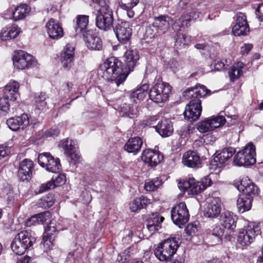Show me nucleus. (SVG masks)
<instances>
[{
    "label": "nucleus",
    "instance_id": "f257e3e1",
    "mask_svg": "<svg viewBox=\"0 0 263 263\" xmlns=\"http://www.w3.org/2000/svg\"><path fill=\"white\" fill-rule=\"evenodd\" d=\"M210 92V90L200 84H197L195 87L189 88L183 92V96L191 100L183 112L185 119L193 122L199 118L202 111L200 98L205 96Z\"/></svg>",
    "mask_w": 263,
    "mask_h": 263
},
{
    "label": "nucleus",
    "instance_id": "f03ea898",
    "mask_svg": "<svg viewBox=\"0 0 263 263\" xmlns=\"http://www.w3.org/2000/svg\"><path fill=\"white\" fill-rule=\"evenodd\" d=\"M101 69L103 71V78L117 86L122 83L128 75L126 71H123L122 63L114 57L107 59L101 66Z\"/></svg>",
    "mask_w": 263,
    "mask_h": 263
},
{
    "label": "nucleus",
    "instance_id": "7ed1b4c3",
    "mask_svg": "<svg viewBox=\"0 0 263 263\" xmlns=\"http://www.w3.org/2000/svg\"><path fill=\"white\" fill-rule=\"evenodd\" d=\"M148 88V84L145 83L135 91L132 92L130 95L128 102L121 105L119 109L120 115L129 118L136 117L139 112L137 100H143L145 98Z\"/></svg>",
    "mask_w": 263,
    "mask_h": 263
},
{
    "label": "nucleus",
    "instance_id": "20e7f679",
    "mask_svg": "<svg viewBox=\"0 0 263 263\" xmlns=\"http://www.w3.org/2000/svg\"><path fill=\"white\" fill-rule=\"evenodd\" d=\"M34 233L31 231H22L14 237L11 243L12 251L18 255L23 254L35 242Z\"/></svg>",
    "mask_w": 263,
    "mask_h": 263
},
{
    "label": "nucleus",
    "instance_id": "39448f33",
    "mask_svg": "<svg viewBox=\"0 0 263 263\" xmlns=\"http://www.w3.org/2000/svg\"><path fill=\"white\" fill-rule=\"evenodd\" d=\"M180 243L179 239L176 237L164 240L155 250L154 254L160 261H168L176 252Z\"/></svg>",
    "mask_w": 263,
    "mask_h": 263
},
{
    "label": "nucleus",
    "instance_id": "423d86ee",
    "mask_svg": "<svg viewBox=\"0 0 263 263\" xmlns=\"http://www.w3.org/2000/svg\"><path fill=\"white\" fill-rule=\"evenodd\" d=\"M212 180L209 176H205L200 181H196L193 177H189L182 183H179V187L183 191H187L189 194L196 195L203 191L211 185Z\"/></svg>",
    "mask_w": 263,
    "mask_h": 263
},
{
    "label": "nucleus",
    "instance_id": "0eeeda50",
    "mask_svg": "<svg viewBox=\"0 0 263 263\" xmlns=\"http://www.w3.org/2000/svg\"><path fill=\"white\" fill-rule=\"evenodd\" d=\"M233 162L238 166L251 165L256 163V148L251 143L236 153Z\"/></svg>",
    "mask_w": 263,
    "mask_h": 263
},
{
    "label": "nucleus",
    "instance_id": "6e6552de",
    "mask_svg": "<svg viewBox=\"0 0 263 263\" xmlns=\"http://www.w3.org/2000/svg\"><path fill=\"white\" fill-rule=\"evenodd\" d=\"M171 88V85L167 83L161 81L155 82L149 90V98L156 103L165 102L170 97Z\"/></svg>",
    "mask_w": 263,
    "mask_h": 263
},
{
    "label": "nucleus",
    "instance_id": "1a4fd4ad",
    "mask_svg": "<svg viewBox=\"0 0 263 263\" xmlns=\"http://www.w3.org/2000/svg\"><path fill=\"white\" fill-rule=\"evenodd\" d=\"M114 14L112 9L98 10L96 18V26L101 30L108 31L113 26Z\"/></svg>",
    "mask_w": 263,
    "mask_h": 263
},
{
    "label": "nucleus",
    "instance_id": "9d476101",
    "mask_svg": "<svg viewBox=\"0 0 263 263\" xmlns=\"http://www.w3.org/2000/svg\"><path fill=\"white\" fill-rule=\"evenodd\" d=\"M189 217V212L184 202H181L176 204L171 210L172 219L179 227L185 224Z\"/></svg>",
    "mask_w": 263,
    "mask_h": 263
},
{
    "label": "nucleus",
    "instance_id": "9b49d317",
    "mask_svg": "<svg viewBox=\"0 0 263 263\" xmlns=\"http://www.w3.org/2000/svg\"><path fill=\"white\" fill-rule=\"evenodd\" d=\"M260 234V228L258 226H249L239 232L237 241L242 246H249L254 241L256 236Z\"/></svg>",
    "mask_w": 263,
    "mask_h": 263
},
{
    "label": "nucleus",
    "instance_id": "f8f14e48",
    "mask_svg": "<svg viewBox=\"0 0 263 263\" xmlns=\"http://www.w3.org/2000/svg\"><path fill=\"white\" fill-rule=\"evenodd\" d=\"M13 61L14 67L19 69L28 68L36 63L32 55L22 50L15 52Z\"/></svg>",
    "mask_w": 263,
    "mask_h": 263
},
{
    "label": "nucleus",
    "instance_id": "ddd939ff",
    "mask_svg": "<svg viewBox=\"0 0 263 263\" xmlns=\"http://www.w3.org/2000/svg\"><path fill=\"white\" fill-rule=\"evenodd\" d=\"M112 28L119 42L125 43L129 41L132 34V29L129 22L118 20Z\"/></svg>",
    "mask_w": 263,
    "mask_h": 263
},
{
    "label": "nucleus",
    "instance_id": "4468645a",
    "mask_svg": "<svg viewBox=\"0 0 263 263\" xmlns=\"http://www.w3.org/2000/svg\"><path fill=\"white\" fill-rule=\"evenodd\" d=\"M235 36L245 35L249 32V27L245 13L238 12L236 15V23L232 28Z\"/></svg>",
    "mask_w": 263,
    "mask_h": 263
},
{
    "label": "nucleus",
    "instance_id": "2eb2a0df",
    "mask_svg": "<svg viewBox=\"0 0 263 263\" xmlns=\"http://www.w3.org/2000/svg\"><path fill=\"white\" fill-rule=\"evenodd\" d=\"M33 168V161L29 159H24L19 163L17 175L19 179L22 181L29 180L32 175Z\"/></svg>",
    "mask_w": 263,
    "mask_h": 263
},
{
    "label": "nucleus",
    "instance_id": "dca6fc26",
    "mask_svg": "<svg viewBox=\"0 0 263 263\" xmlns=\"http://www.w3.org/2000/svg\"><path fill=\"white\" fill-rule=\"evenodd\" d=\"M74 50V47L70 44H68L61 53V61L62 66L65 69H70L73 65Z\"/></svg>",
    "mask_w": 263,
    "mask_h": 263
},
{
    "label": "nucleus",
    "instance_id": "f3484780",
    "mask_svg": "<svg viewBox=\"0 0 263 263\" xmlns=\"http://www.w3.org/2000/svg\"><path fill=\"white\" fill-rule=\"evenodd\" d=\"M142 159L148 166H156L163 159L161 153L155 150L146 149L142 153Z\"/></svg>",
    "mask_w": 263,
    "mask_h": 263
},
{
    "label": "nucleus",
    "instance_id": "a211bd4d",
    "mask_svg": "<svg viewBox=\"0 0 263 263\" xmlns=\"http://www.w3.org/2000/svg\"><path fill=\"white\" fill-rule=\"evenodd\" d=\"M29 124V119L27 114H23L20 116L9 118L7 120V124L12 130L16 131L20 128L24 129Z\"/></svg>",
    "mask_w": 263,
    "mask_h": 263
},
{
    "label": "nucleus",
    "instance_id": "6ab92c4d",
    "mask_svg": "<svg viewBox=\"0 0 263 263\" xmlns=\"http://www.w3.org/2000/svg\"><path fill=\"white\" fill-rule=\"evenodd\" d=\"M86 45L89 49L100 50L102 48V42L100 37L93 33L92 30H87L83 35Z\"/></svg>",
    "mask_w": 263,
    "mask_h": 263
},
{
    "label": "nucleus",
    "instance_id": "aec40b11",
    "mask_svg": "<svg viewBox=\"0 0 263 263\" xmlns=\"http://www.w3.org/2000/svg\"><path fill=\"white\" fill-rule=\"evenodd\" d=\"M46 31L49 36L58 40L63 36V30L62 26L55 20L50 18L46 25Z\"/></svg>",
    "mask_w": 263,
    "mask_h": 263
},
{
    "label": "nucleus",
    "instance_id": "412c9836",
    "mask_svg": "<svg viewBox=\"0 0 263 263\" xmlns=\"http://www.w3.org/2000/svg\"><path fill=\"white\" fill-rule=\"evenodd\" d=\"M238 190L242 192L241 194H245L246 196L253 198V196L257 195L258 188L249 179L243 178L238 185Z\"/></svg>",
    "mask_w": 263,
    "mask_h": 263
},
{
    "label": "nucleus",
    "instance_id": "4be33fe9",
    "mask_svg": "<svg viewBox=\"0 0 263 263\" xmlns=\"http://www.w3.org/2000/svg\"><path fill=\"white\" fill-rule=\"evenodd\" d=\"M20 84L11 80L3 88V94L9 98L10 101H15L19 96Z\"/></svg>",
    "mask_w": 263,
    "mask_h": 263
},
{
    "label": "nucleus",
    "instance_id": "5701e85b",
    "mask_svg": "<svg viewBox=\"0 0 263 263\" xmlns=\"http://www.w3.org/2000/svg\"><path fill=\"white\" fill-rule=\"evenodd\" d=\"M235 149L233 147H227L223 148L218 154L211 162V165L216 166L217 167H221L232 157L235 153Z\"/></svg>",
    "mask_w": 263,
    "mask_h": 263
},
{
    "label": "nucleus",
    "instance_id": "b1692460",
    "mask_svg": "<svg viewBox=\"0 0 263 263\" xmlns=\"http://www.w3.org/2000/svg\"><path fill=\"white\" fill-rule=\"evenodd\" d=\"M59 146L63 149L64 154L71 160L76 161L79 159L80 156L76 153V145L71 139H63Z\"/></svg>",
    "mask_w": 263,
    "mask_h": 263
},
{
    "label": "nucleus",
    "instance_id": "393cba45",
    "mask_svg": "<svg viewBox=\"0 0 263 263\" xmlns=\"http://www.w3.org/2000/svg\"><path fill=\"white\" fill-rule=\"evenodd\" d=\"M221 200L219 198H213L205 209V216L212 218L217 217L221 211Z\"/></svg>",
    "mask_w": 263,
    "mask_h": 263
},
{
    "label": "nucleus",
    "instance_id": "a878e982",
    "mask_svg": "<svg viewBox=\"0 0 263 263\" xmlns=\"http://www.w3.org/2000/svg\"><path fill=\"white\" fill-rule=\"evenodd\" d=\"M201 159L197 152L188 151L183 154L182 163L190 167H199L201 164Z\"/></svg>",
    "mask_w": 263,
    "mask_h": 263
},
{
    "label": "nucleus",
    "instance_id": "bb28decb",
    "mask_svg": "<svg viewBox=\"0 0 263 263\" xmlns=\"http://www.w3.org/2000/svg\"><path fill=\"white\" fill-rule=\"evenodd\" d=\"M200 13L196 11H192L184 15H182L176 21L173 25L175 30L180 31L182 27L187 26L189 22L191 20H195L199 17Z\"/></svg>",
    "mask_w": 263,
    "mask_h": 263
},
{
    "label": "nucleus",
    "instance_id": "cd10ccee",
    "mask_svg": "<svg viewBox=\"0 0 263 263\" xmlns=\"http://www.w3.org/2000/svg\"><path fill=\"white\" fill-rule=\"evenodd\" d=\"M164 218L160 216L158 212L152 213L149 215L147 220V228L148 231L153 233L161 227V223Z\"/></svg>",
    "mask_w": 263,
    "mask_h": 263
},
{
    "label": "nucleus",
    "instance_id": "c85d7f7f",
    "mask_svg": "<svg viewBox=\"0 0 263 263\" xmlns=\"http://www.w3.org/2000/svg\"><path fill=\"white\" fill-rule=\"evenodd\" d=\"M155 128L159 134L163 137L170 136L174 131L172 123L167 119H162L159 121Z\"/></svg>",
    "mask_w": 263,
    "mask_h": 263
},
{
    "label": "nucleus",
    "instance_id": "c756f323",
    "mask_svg": "<svg viewBox=\"0 0 263 263\" xmlns=\"http://www.w3.org/2000/svg\"><path fill=\"white\" fill-rule=\"evenodd\" d=\"M237 217L230 211L224 212L220 216V221L221 225L228 230H233L236 228Z\"/></svg>",
    "mask_w": 263,
    "mask_h": 263
},
{
    "label": "nucleus",
    "instance_id": "7c9ffc66",
    "mask_svg": "<svg viewBox=\"0 0 263 263\" xmlns=\"http://www.w3.org/2000/svg\"><path fill=\"white\" fill-rule=\"evenodd\" d=\"M21 28L15 25L4 28L0 32V40L6 41L15 39L21 32Z\"/></svg>",
    "mask_w": 263,
    "mask_h": 263
},
{
    "label": "nucleus",
    "instance_id": "2f4dec72",
    "mask_svg": "<svg viewBox=\"0 0 263 263\" xmlns=\"http://www.w3.org/2000/svg\"><path fill=\"white\" fill-rule=\"evenodd\" d=\"M124 57L129 70L132 71L139 59L138 51L136 49H128L124 53Z\"/></svg>",
    "mask_w": 263,
    "mask_h": 263
},
{
    "label": "nucleus",
    "instance_id": "473e14b6",
    "mask_svg": "<svg viewBox=\"0 0 263 263\" xmlns=\"http://www.w3.org/2000/svg\"><path fill=\"white\" fill-rule=\"evenodd\" d=\"M89 16L86 15H79L76 18V24L74 26L77 34L82 33L83 35L87 31L88 24Z\"/></svg>",
    "mask_w": 263,
    "mask_h": 263
},
{
    "label": "nucleus",
    "instance_id": "72a5a7b5",
    "mask_svg": "<svg viewBox=\"0 0 263 263\" xmlns=\"http://www.w3.org/2000/svg\"><path fill=\"white\" fill-rule=\"evenodd\" d=\"M154 24L161 34H164L169 29L171 18L168 16H160L154 20Z\"/></svg>",
    "mask_w": 263,
    "mask_h": 263
},
{
    "label": "nucleus",
    "instance_id": "f704fd0d",
    "mask_svg": "<svg viewBox=\"0 0 263 263\" xmlns=\"http://www.w3.org/2000/svg\"><path fill=\"white\" fill-rule=\"evenodd\" d=\"M253 198L246 196L245 194H241L237 200V207L240 213H243L249 211L252 206Z\"/></svg>",
    "mask_w": 263,
    "mask_h": 263
},
{
    "label": "nucleus",
    "instance_id": "c9c22d12",
    "mask_svg": "<svg viewBox=\"0 0 263 263\" xmlns=\"http://www.w3.org/2000/svg\"><path fill=\"white\" fill-rule=\"evenodd\" d=\"M142 139L139 137L130 138L125 145L124 149L128 153H137L139 152L142 145Z\"/></svg>",
    "mask_w": 263,
    "mask_h": 263
},
{
    "label": "nucleus",
    "instance_id": "e433bc0d",
    "mask_svg": "<svg viewBox=\"0 0 263 263\" xmlns=\"http://www.w3.org/2000/svg\"><path fill=\"white\" fill-rule=\"evenodd\" d=\"M30 11V8L26 4H21L15 8L14 11H10L12 13L10 18L16 21L24 18Z\"/></svg>",
    "mask_w": 263,
    "mask_h": 263
},
{
    "label": "nucleus",
    "instance_id": "4c0bfd02",
    "mask_svg": "<svg viewBox=\"0 0 263 263\" xmlns=\"http://www.w3.org/2000/svg\"><path fill=\"white\" fill-rule=\"evenodd\" d=\"M49 215L50 213L49 212H43L34 215L26 220L25 225L27 227H31L43 223L47 220Z\"/></svg>",
    "mask_w": 263,
    "mask_h": 263
},
{
    "label": "nucleus",
    "instance_id": "58836bf2",
    "mask_svg": "<svg viewBox=\"0 0 263 263\" xmlns=\"http://www.w3.org/2000/svg\"><path fill=\"white\" fill-rule=\"evenodd\" d=\"M138 3L139 0H120L119 2L120 8L126 11V14L129 18L134 16L135 12L133 9Z\"/></svg>",
    "mask_w": 263,
    "mask_h": 263
},
{
    "label": "nucleus",
    "instance_id": "ea45409f",
    "mask_svg": "<svg viewBox=\"0 0 263 263\" xmlns=\"http://www.w3.org/2000/svg\"><path fill=\"white\" fill-rule=\"evenodd\" d=\"M245 64L242 62L235 63L229 71V76L231 81L237 80L242 74Z\"/></svg>",
    "mask_w": 263,
    "mask_h": 263
},
{
    "label": "nucleus",
    "instance_id": "a19ab883",
    "mask_svg": "<svg viewBox=\"0 0 263 263\" xmlns=\"http://www.w3.org/2000/svg\"><path fill=\"white\" fill-rule=\"evenodd\" d=\"M196 128L201 133H205L214 130L212 122L210 118L198 122L196 124Z\"/></svg>",
    "mask_w": 263,
    "mask_h": 263
},
{
    "label": "nucleus",
    "instance_id": "79ce46f5",
    "mask_svg": "<svg viewBox=\"0 0 263 263\" xmlns=\"http://www.w3.org/2000/svg\"><path fill=\"white\" fill-rule=\"evenodd\" d=\"M147 199L142 196L140 198H136L130 204V209L132 212H135L143 208L146 204Z\"/></svg>",
    "mask_w": 263,
    "mask_h": 263
},
{
    "label": "nucleus",
    "instance_id": "37998d69",
    "mask_svg": "<svg viewBox=\"0 0 263 263\" xmlns=\"http://www.w3.org/2000/svg\"><path fill=\"white\" fill-rule=\"evenodd\" d=\"M48 98L47 96L44 92H41L35 98V107L40 110H43L47 107L46 100Z\"/></svg>",
    "mask_w": 263,
    "mask_h": 263
},
{
    "label": "nucleus",
    "instance_id": "c03bdc74",
    "mask_svg": "<svg viewBox=\"0 0 263 263\" xmlns=\"http://www.w3.org/2000/svg\"><path fill=\"white\" fill-rule=\"evenodd\" d=\"M61 168V164L60 159L59 158H55L51 155L49 157V162L48 164L46 170L48 172L52 173L58 172Z\"/></svg>",
    "mask_w": 263,
    "mask_h": 263
},
{
    "label": "nucleus",
    "instance_id": "a18cd8bd",
    "mask_svg": "<svg viewBox=\"0 0 263 263\" xmlns=\"http://www.w3.org/2000/svg\"><path fill=\"white\" fill-rule=\"evenodd\" d=\"M14 101H10L9 98L3 95V97L0 98V114L6 115L10 110L11 103Z\"/></svg>",
    "mask_w": 263,
    "mask_h": 263
},
{
    "label": "nucleus",
    "instance_id": "49530a36",
    "mask_svg": "<svg viewBox=\"0 0 263 263\" xmlns=\"http://www.w3.org/2000/svg\"><path fill=\"white\" fill-rule=\"evenodd\" d=\"M162 184V181L158 178L152 180H147L145 182L144 189L147 191L156 190Z\"/></svg>",
    "mask_w": 263,
    "mask_h": 263
},
{
    "label": "nucleus",
    "instance_id": "de8ad7c7",
    "mask_svg": "<svg viewBox=\"0 0 263 263\" xmlns=\"http://www.w3.org/2000/svg\"><path fill=\"white\" fill-rule=\"evenodd\" d=\"M157 28L154 24V22L152 24L147 26L145 30L146 37L147 38L153 39L161 35V33L159 32Z\"/></svg>",
    "mask_w": 263,
    "mask_h": 263
},
{
    "label": "nucleus",
    "instance_id": "09e8293b",
    "mask_svg": "<svg viewBox=\"0 0 263 263\" xmlns=\"http://www.w3.org/2000/svg\"><path fill=\"white\" fill-rule=\"evenodd\" d=\"M53 203L54 200L52 195H47L43 196L37 202L39 206L44 209H48L51 207Z\"/></svg>",
    "mask_w": 263,
    "mask_h": 263
},
{
    "label": "nucleus",
    "instance_id": "8fccbe9b",
    "mask_svg": "<svg viewBox=\"0 0 263 263\" xmlns=\"http://www.w3.org/2000/svg\"><path fill=\"white\" fill-rule=\"evenodd\" d=\"M175 46L177 48H182L190 42V37L183 33H178L175 37Z\"/></svg>",
    "mask_w": 263,
    "mask_h": 263
},
{
    "label": "nucleus",
    "instance_id": "3c124183",
    "mask_svg": "<svg viewBox=\"0 0 263 263\" xmlns=\"http://www.w3.org/2000/svg\"><path fill=\"white\" fill-rule=\"evenodd\" d=\"M224 230L222 229L220 226H215L212 230L211 234L210 237L214 238L215 242H220L224 234Z\"/></svg>",
    "mask_w": 263,
    "mask_h": 263
},
{
    "label": "nucleus",
    "instance_id": "603ef678",
    "mask_svg": "<svg viewBox=\"0 0 263 263\" xmlns=\"http://www.w3.org/2000/svg\"><path fill=\"white\" fill-rule=\"evenodd\" d=\"M55 236L44 235L43 237V244L46 251L50 250L54 246Z\"/></svg>",
    "mask_w": 263,
    "mask_h": 263
},
{
    "label": "nucleus",
    "instance_id": "864d4df0",
    "mask_svg": "<svg viewBox=\"0 0 263 263\" xmlns=\"http://www.w3.org/2000/svg\"><path fill=\"white\" fill-rule=\"evenodd\" d=\"M210 119L211 122H212L214 129L220 127L226 123V119L224 117L220 115L212 116L210 118Z\"/></svg>",
    "mask_w": 263,
    "mask_h": 263
},
{
    "label": "nucleus",
    "instance_id": "5fc2aeb1",
    "mask_svg": "<svg viewBox=\"0 0 263 263\" xmlns=\"http://www.w3.org/2000/svg\"><path fill=\"white\" fill-rule=\"evenodd\" d=\"M51 154L49 153H44L41 154L38 156V163L42 167L45 168L47 167L48 164L49 162V157Z\"/></svg>",
    "mask_w": 263,
    "mask_h": 263
},
{
    "label": "nucleus",
    "instance_id": "6e6d98bb",
    "mask_svg": "<svg viewBox=\"0 0 263 263\" xmlns=\"http://www.w3.org/2000/svg\"><path fill=\"white\" fill-rule=\"evenodd\" d=\"M194 128L189 125H184L181 127L178 130L177 133L180 137L182 138L187 137L191 133H193Z\"/></svg>",
    "mask_w": 263,
    "mask_h": 263
},
{
    "label": "nucleus",
    "instance_id": "4d7b16f0",
    "mask_svg": "<svg viewBox=\"0 0 263 263\" xmlns=\"http://www.w3.org/2000/svg\"><path fill=\"white\" fill-rule=\"evenodd\" d=\"M199 222L195 221L187 224L185 229V233L190 235L195 234L198 230Z\"/></svg>",
    "mask_w": 263,
    "mask_h": 263
},
{
    "label": "nucleus",
    "instance_id": "13d9d810",
    "mask_svg": "<svg viewBox=\"0 0 263 263\" xmlns=\"http://www.w3.org/2000/svg\"><path fill=\"white\" fill-rule=\"evenodd\" d=\"M57 229L55 226V224L53 222H51L48 224L45 229L44 235L48 236H55L57 233Z\"/></svg>",
    "mask_w": 263,
    "mask_h": 263
},
{
    "label": "nucleus",
    "instance_id": "bf43d9fd",
    "mask_svg": "<svg viewBox=\"0 0 263 263\" xmlns=\"http://www.w3.org/2000/svg\"><path fill=\"white\" fill-rule=\"evenodd\" d=\"M56 187L53 180H51L46 183L42 184L40 187V191L45 192L48 190L53 189Z\"/></svg>",
    "mask_w": 263,
    "mask_h": 263
},
{
    "label": "nucleus",
    "instance_id": "052dcab7",
    "mask_svg": "<svg viewBox=\"0 0 263 263\" xmlns=\"http://www.w3.org/2000/svg\"><path fill=\"white\" fill-rule=\"evenodd\" d=\"M60 133V129L57 127H53L47 130L45 133V136L46 137H50L55 136H58Z\"/></svg>",
    "mask_w": 263,
    "mask_h": 263
},
{
    "label": "nucleus",
    "instance_id": "680f3d73",
    "mask_svg": "<svg viewBox=\"0 0 263 263\" xmlns=\"http://www.w3.org/2000/svg\"><path fill=\"white\" fill-rule=\"evenodd\" d=\"M100 8L98 10L111 9L110 3L109 0H99L98 3Z\"/></svg>",
    "mask_w": 263,
    "mask_h": 263
},
{
    "label": "nucleus",
    "instance_id": "e2e57ef3",
    "mask_svg": "<svg viewBox=\"0 0 263 263\" xmlns=\"http://www.w3.org/2000/svg\"><path fill=\"white\" fill-rule=\"evenodd\" d=\"M56 186L64 184L66 181L65 176L64 175H58L55 179H53Z\"/></svg>",
    "mask_w": 263,
    "mask_h": 263
},
{
    "label": "nucleus",
    "instance_id": "0e129e2a",
    "mask_svg": "<svg viewBox=\"0 0 263 263\" xmlns=\"http://www.w3.org/2000/svg\"><path fill=\"white\" fill-rule=\"evenodd\" d=\"M213 64L215 69L217 71H221L226 69L225 64L220 60H215Z\"/></svg>",
    "mask_w": 263,
    "mask_h": 263
},
{
    "label": "nucleus",
    "instance_id": "69168bd1",
    "mask_svg": "<svg viewBox=\"0 0 263 263\" xmlns=\"http://www.w3.org/2000/svg\"><path fill=\"white\" fill-rule=\"evenodd\" d=\"M256 16L260 21H263V4H260L258 6L256 10Z\"/></svg>",
    "mask_w": 263,
    "mask_h": 263
},
{
    "label": "nucleus",
    "instance_id": "338daca9",
    "mask_svg": "<svg viewBox=\"0 0 263 263\" xmlns=\"http://www.w3.org/2000/svg\"><path fill=\"white\" fill-rule=\"evenodd\" d=\"M252 45L250 44H245L241 48V52L243 55L247 54L252 48Z\"/></svg>",
    "mask_w": 263,
    "mask_h": 263
},
{
    "label": "nucleus",
    "instance_id": "774afa93",
    "mask_svg": "<svg viewBox=\"0 0 263 263\" xmlns=\"http://www.w3.org/2000/svg\"><path fill=\"white\" fill-rule=\"evenodd\" d=\"M72 85L71 83L65 82L62 84V88L66 93H68L71 90Z\"/></svg>",
    "mask_w": 263,
    "mask_h": 263
}]
</instances>
